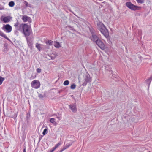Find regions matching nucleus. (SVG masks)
I'll return each instance as SVG.
<instances>
[{
	"mask_svg": "<svg viewBox=\"0 0 152 152\" xmlns=\"http://www.w3.org/2000/svg\"><path fill=\"white\" fill-rule=\"evenodd\" d=\"M90 39L92 41L95 43L99 39V37L96 34H95L91 35Z\"/></svg>",
	"mask_w": 152,
	"mask_h": 152,
	"instance_id": "9",
	"label": "nucleus"
},
{
	"mask_svg": "<svg viewBox=\"0 0 152 152\" xmlns=\"http://www.w3.org/2000/svg\"><path fill=\"white\" fill-rule=\"evenodd\" d=\"M27 41L28 45L29 48L32 50L33 48V42L32 40L31 39L27 38Z\"/></svg>",
	"mask_w": 152,
	"mask_h": 152,
	"instance_id": "11",
	"label": "nucleus"
},
{
	"mask_svg": "<svg viewBox=\"0 0 152 152\" xmlns=\"http://www.w3.org/2000/svg\"><path fill=\"white\" fill-rule=\"evenodd\" d=\"M31 84V87L35 89L39 88L40 86L39 81L37 80H35L32 81Z\"/></svg>",
	"mask_w": 152,
	"mask_h": 152,
	"instance_id": "5",
	"label": "nucleus"
},
{
	"mask_svg": "<svg viewBox=\"0 0 152 152\" xmlns=\"http://www.w3.org/2000/svg\"><path fill=\"white\" fill-rule=\"evenodd\" d=\"M37 71L38 73H40L41 71V70L40 68H38L37 69Z\"/></svg>",
	"mask_w": 152,
	"mask_h": 152,
	"instance_id": "30",
	"label": "nucleus"
},
{
	"mask_svg": "<svg viewBox=\"0 0 152 152\" xmlns=\"http://www.w3.org/2000/svg\"><path fill=\"white\" fill-rule=\"evenodd\" d=\"M76 87V85L75 84H73L71 86H70V88L72 89H74Z\"/></svg>",
	"mask_w": 152,
	"mask_h": 152,
	"instance_id": "27",
	"label": "nucleus"
},
{
	"mask_svg": "<svg viewBox=\"0 0 152 152\" xmlns=\"http://www.w3.org/2000/svg\"><path fill=\"white\" fill-rule=\"evenodd\" d=\"M91 34V35L96 34L95 31L92 28H89Z\"/></svg>",
	"mask_w": 152,
	"mask_h": 152,
	"instance_id": "18",
	"label": "nucleus"
},
{
	"mask_svg": "<svg viewBox=\"0 0 152 152\" xmlns=\"http://www.w3.org/2000/svg\"><path fill=\"white\" fill-rule=\"evenodd\" d=\"M61 143L60 142H59L58 144H56L54 147L52 148V149L54 151L56 148L61 145Z\"/></svg>",
	"mask_w": 152,
	"mask_h": 152,
	"instance_id": "16",
	"label": "nucleus"
},
{
	"mask_svg": "<svg viewBox=\"0 0 152 152\" xmlns=\"http://www.w3.org/2000/svg\"><path fill=\"white\" fill-rule=\"evenodd\" d=\"M5 79L4 77H2L0 76V85L3 82L4 80Z\"/></svg>",
	"mask_w": 152,
	"mask_h": 152,
	"instance_id": "24",
	"label": "nucleus"
},
{
	"mask_svg": "<svg viewBox=\"0 0 152 152\" xmlns=\"http://www.w3.org/2000/svg\"><path fill=\"white\" fill-rule=\"evenodd\" d=\"M45 43L47 45L51 46L53 45V42L52 41L50 40L46 41Z\"/></svg>",
	"mask_w": 152,
	"mask_h": 152,
	"instance_id": "19",
	"label": "nucleus"
},
{
	"mask_svg": "<svg viewBox=\"0 0 152 152\" xmlns=\"http://www.w3.org/2000/svg\"><path fill=\"white\" fill-rule=\"evenodd\" d=\"M0 36H1V37H3L4 38H5V39H6L7 40L10 41L11 42H12L10 40V39L8 38L6 35L3 32H2L1 31H0Z\"/></svg>",
	"mask_w": 152,
	"mask_h": 152,
	"instance_id": "13",
	"label": "nucleus"
},
{
	"mask_svg": "<svg viewBox=\"0 0 152 152\" xmlns=\"http://www.w3.org/2000/svg\"><path fill=\"white\" fill-rule=\"evenodd\" d=\"M23 152H26V148H25L23 150Z\"/></svg>",
	"mask_w": 152,
	"mask_h": 152,
	"instance_id": "35",
	"label": "nucleus"
},
{
	"mask_svg": "<svg viewBox=\"0 0 152 152\" xmlns=\"http://www.w3.org/2000/svg\"><path fill=\"white\" fill-rule=\"evenodd\" d=\"M39 97L40 98H43V95H42V94H40L39 96Z\"/></svg>",
	"mask_w": 152,
	"mask_h": 152,
	"instance_id": "31",
	"label": "nucleus"
},
{
	"mask_svg": "<svg viewBox=\"0 0 152 152\" xmlns=\"http://www.w3.org/2000/svg\"><path fill=\"white\" fill-rule=\"evenodd\" d=\"M126 6L132 10L136 11L140 10L141 7L135 5L130 2H127L126 3Z\"/></svg>",
	"mask_w": 152,
	"mask_h": 152,
	"instance_id": "3",
	"label": "nucleus"
},
{
	"mask_svg": "<svg viewBox=\"0 0 152 152\" xmlns=\"http://www.w3.org/2000/svg\"><path fill=\"white\" fill-rule=\"evenodd\" d=\"M136 1L138 3L142 4L144 3L145 0H136Z\"/></svg>",
	"mask_w": 152,
	"mask_h": 152,
	"instance_id": "26",
	"label": "nucleus"
},
{
	"mask_svg": "<svg viewBox=\"0 0 152 152\" xmlns=\"http://www.w3.org/2000/svg\"><path fill=\"white\" fill-rule=\"evenodd\" d=\"M151 80H152V79L151 78H150L149 79H148L146 80V82H147V83L148 85H149L150 83L151 82Z\"/></svg>",
	"mask_w": 152,
	"mask_h": 152,
	"instance_id": "28",
	"label": "nucleus"
},
{
	"mask_svg": "<svg viewBox=\"0 0 152 152\" xmlns=\"http://www.w3.org/2000/svg\"><path fill=\"white\" fill-rule=\"evenodd\" d=\"M41 45H40V44H39L38 43H37L36 44L35 47L38 49V50L39 51H40L41 50H40Z\"/></svg>",
	"mask_w": 152,
	"mask_h": 152,
	"instance_id": "21",
	"label": "nucleus"
},
{
	"mask_svg": "<svg viewBox=\"0 0 152 152\" xmlns=\"http://www.w3.org/2000/svg\"><path fill=\"white\" fill-rule=\"evenodd\" d=\"M69 82L68 80H66L63 83V84L64 86H67L69 84Z\"/></svg>",
	"mask_w": 152,
	"mask_h": 152,
	"instance_id": "25",
	"label": "nucleus"
},
{
	"mask_svg": "<svg viewBox=\"0 0 152 152\" xmlns=\"http://www.w3.org/2000/svg\"><path fill=\"white\" fill-rule=\"evenodd\" d=\"M15 34L17 35H18V32L17 31H15Z\"/></svg>",
	"mask_w": 152,
	"mask_h": 152,
	"instance_id": "32",
	"label": "nucleus"
},
{
	"mask_svg": "<svg viewBox=\"0 0 152 152\" xmlns=\"http://www.w3.org/2000/svg\"><path fill=\"white\" fill-rule=\"evenodd\" d=\"M141 32V31H138V33L139 34H140V33Z\"/></svg>",
	"mask_w": 152,
	"mask_h": 152,
	"instance_id": "36",
	"label": "nucleus"
},
{
	"mask_svg": "<svg viewBox=\"0 0 152 152\" xmlns=\"http://www.w3.org/2000/svg\"><path fill=\"white\" fill-rule=\"evenodd\" d=\"M48 133V129L45 128L44 130L42 132V134L44 135Z\"/></svg>",
	"mask_w": 152,
	"mask_h": 152,
	"instance_id": "23",
	"label": "nucleus"
},
{
	"mask_svg": "<svg viewBox=\"0 0 152 152\" xmlns=\"http://www.w3.org/2000/svg\"><path fill=\"white\" fill-rule=\"evenodd\" d=\"M72 144V142H69L67 143L66 145H65L64 146L66 148V149L68 148L70 146H71Z\"/></svg>",
	"mask_w": 152,
	"mask_h": 152,
	"instance_id": "20",
	"label": "nucleus"
},
{
	"mask_svg": "<svg viewBox=\"0 0 152 152\" xmlns=\"http://www.w3.org/2000/svg\"><path fill=\"white\" fill-rule=\"evenodd\" d=\"M11 20V17L9 16L5 17L3 18L2 20L5 23L9 22Z\"/></svg>",
	"mask_w": 152,
	"mask_h": 152,
	"instance_id": "12",
	"label": "nucleus"
},
{
	"mask_svg": "<svg viewBox=\"0 0 152 152\" xmlns=\"http://www.w3.org/2000/svg\"><path fill=\"white\" fill-rule=\"evenodd\" d=\"M14 26L17 27V30L23 32L26 37L28 36L30 34V30L28 26L26 24H20L18 21L15 23Z\"/></svg>",
	"mask_w": 152,
	"mask_h": 152,
	"instance_id": "1",
	"label": "nucleus"
},
{
	"mask_svg": "<svg viewBox=\"0 0 152 152\" xmlns=\"http://www.w3.org/2000/svg\"><path fill=\"white\" fill-rule=\"evenodd\" d=\"M54 45L57 48H59L61 47V46L60 45L59 43L58 42H55Z\"/></svg>",
	"mask_w": 152,
	"mask_h": 152,
	"instance_id": "14",
	"label": "nucleus"
},
{
	"mask_svg": "<svg viewBox=\"0 0 152 152\" xmlns=\"http://www.w3.org/2000/svg\"><path fill=\"white\" fill-rule=\"evenodd\" d=\"M95 43L102 49L104 50L105 48V46L103 42L100 39H98Z\"/></svg>",
	"mask_w": 152,
	"mask_h": 152,
	"instance_id": "7",
	"label": "nucleus"
},
{
	"mask_svg": "<svg viewBox=\"0 0 152 152\" xmlns=\"http://www.w3.org/2000/svg\"><path fill=\"white\" fill-rule=\"evenodd\" d=\"M2 29L7 33H10L12 30V27L8 24L6 25H4L2 27Z\"/></svg>",
	"mask_w": 152,
	"mask_h": 152,
	"instance_id": "6",
	"label": "nucleus"
},
{
	"mask_svg": "<svg viewBox=\"0 0 152 152\" xmlns=\"http://www.w3.org/2000/svg\"><path fill=\"white\" fill-rule=\"evenodd\" d=\"M50 121L51 123L56 125L57 124L56 122L55 121V119L53 118H51L50 120Z\"/></svg>",
	"mask_w": 152,
	"mask_h": 152,
	"instance_id": "17",
	"label": "nucleus"
},
{
	"mask_svg": "<svg viewBox=\"0 0 152 152\" xmlns=\"http://www.w3.org/2000/svg\"><path fill=\"white\" fill-rule=\"evenodd\" d=\"M97 28L99 30L103 35L106 38L109 35L107 29L105 25L101 22L97 21L96 23Z\"/></svg>",
	"mask_w": 152,
	"mask_h": 152,
	"instance_id": "2",
	"label": "nucleus"
},
{
	"mask_svg": "<svg viewBox=\"0 0 152 152\" xmlns=\"http://www.w3.org/2000/svg\"><path fill=\"white\" fill-rule=\"evenodd\" d=\"M91 78L90 76V75L88 73H87L85 75L84 77V81L82 84V85L83 86H86L88 82H91Z\"/></svg>",
	"mask_w": 152,
	"mask_h": 152,
	"instance_id": "4",
	"label": "nucleus"
},
{
	"mask_svg": "<svg viewBox=\"0 0 152 152\" xmlns=\"http://www.w3.org/2000/svg\"><path fill=\"white\" fill-rule=\"evenodd\" d=\"M61 143L60 142H59L58 144H56L54 147L52 148V149L54 151L56 148L61 145Z\"/></svg>",
	"mask_w": 152,
	"mask_h": 152,
	"instance_id": "15",
	"label": "nucleus"
},
{
	"mask_svg": "<svg viewBox=\"0 0 152 152\" xmlns=\"http://www.w3.org/2000/svg\"><path fill=\"white\" fill-rule=\"evenodd\" d=\"M1 152H3V151H1Z\"/></svg>",
	"mask_w": 152,
	"mask_h": 152,
	"instance_id": "38",
	"label": "nucleus"
},
{
	"mask_svg": "<svg viewBox=\"0 0 152 152\" xmlns=\"http://www.w3.org/2000/svg\"><path fill=\"white\" fill-rule=\"evenodd\" d=\"M56 116V118H58L59 120H60L61 119V118L60 117L58 116L57 115Z\"/></svg>",
	"mask_w": 152,
	"mask_h": 152,
	"instance_id": "33",
	"label": "nucleus"
},
{
	"mask_svg": "<svg viewBox=\"0 0 152 152\" xmlns=\"http://www.w3.org/2000/svg\"><path fill=\"white\" fill-rule=\"evenodd\" d=\"M110 71L111 72V73H113V71L111 70V71Z\"/></svg>",
	"mask_w": 152,
	"mask_h": 152,
	"instance_id": "37",
	"label": "nucleus"
},
{
	"mask_svg": "<svg viewBox=\"0 0 152 152\" xmlns=\"http://www.w3.org/2000/svg\"><path fill=\"white\" fill-rule=\"evenodd\" d=\"M15 5V3L13 1H10L9 3V5L10 7H13Z\"/></svg>",
	"mask_w": 152,
	"mask_h": 152,
	"instance_id": "22",
	"label": "nucleus"
},
{
	"mask_svg": "<svg viewBox=\"0 0 152 152\" xmlns=\"http://www.w3.org/2000/svg\"><path fill=\"white\" fill-rule=\"evenodd\" d=\"M66 149V148L64 146V147L60 150L59 152H62L64 150H65Z\"/></svg>",
	"mask_w": 152,
	"mask_h": 152,
	"instance_id": "29",
	"label": "nucleus"
},
{
	"mask_svg": "<svg viewBox=\"0 0 152 152\" xmlns=\"http://www.w3.org/2000/svg\"><path fill=\"white\" fill-rule=\"evenodd\" d=\"M22 19L24 22L28 21L29 22L31 23V18L29 17L26 15H24L23 16L22 18Z\"/></svg>",
	"mask_w": 152,
	"mask_h": 152,
	"instance_id": "10",
	"label": "nucleus"
},
{
	"mask_svg": "<svg viewBox=\"0 0 152 152\" xmlns=\"http://www.w3.org/2000/svg\"><path fill=\"white\" fill-rule=\"evenodd\" d=\"M25 2L26 6L27 7L28 6V2L26 1H25Z\"/></svg>",
	"mask_w": 152,
	"mask_h": 152,
	"instance_id": "34",
	"label": "nucleus"
},
{
	"mask_svg": "<svg viewBox=\"0 0 152 152\" xmlns=\"http://www.w3.org/2000/svg\"><path fill=\"white\" fill-rule=\"evenodd\" d=\"M69 109L72 110L73 112L75 113L77 112V109L76 107V104L75 103L71 104L69 105Z\"/></svg>",
	"mask_w": 152,
	"mask_h": 152,
	"instance_id": "8",
	"label": "nucleus"
}]
</instances>
